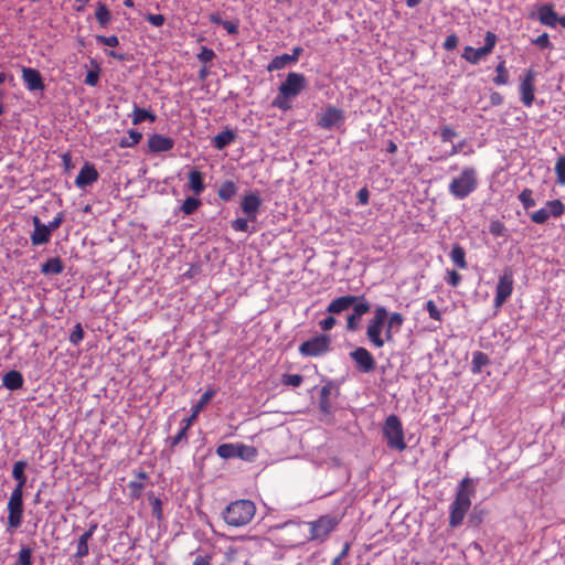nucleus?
<instances>
[{"label": "nucleus", "mask_w": 565, "mask_h": 565, "mask_svg": "<svg viewBox=\"0 0 565 565\" xmlns=\"http://www.w3.org/2000/svg\"><path fill=\"white\" fill-rule=\"evenodd\" d=\"M475 491L472 479L466 477L459 482L455 499L449 504V526L451 529L462 524L467 512L471 508V498Z\"/></svg>", "instance_id": "1"}, {"label": "nucleus", "mask_w": 565, "mask_h": 565, "mask_svg": "<svg viewBox=\"0 0 565 565\" xmlns=\"http://www.w3.org/2000/svg\"><path fill=\"white\" fill-rule=\"evenodd\" d=\"M307 86V78L303 74L291 72L278 87V94L271 105L280 110L291 108L290 99L298 96Z\"/></svg>", "instance_id": "2"}, {"label": "nucleus", "mask_w": 565, "mask_h": 565, "mask_svg": "<svg viewBox=\"0 0 565 565\" xmlns=\"http://www.w3.org/2000/svg\"><path fill=\"white\" fill-rule=\"evenodd\" d=\"M256 505L252 500L241 499L231 502L223 512L224 522L233 527H242L252 522Z\"/></svg>", "instance_id": "3"}, {"label": "nucleus", "mask_w": 565, "mask_h": 565, "mask_svg": "<svg viewBox=\"0 0 565 565\" xmlns=\"http://www.w3.org/2000/svg\"><path fill=\"white\" fill-rule=\"evenodd\" d=\"M477 186V170L472 167H466L458 177L450 181L448 191L455 199L463 200L475 192Z\"/></svg>", "instance_id": "4"}, {"label": "nucleus", "mask_w": 565, "mask_h": 565, "mask_svg": "<svg viewBox=\"0 0 565 565\" xmlns=\"http://www.w3.org/2000/svg\"><path fill=\"white\" fill-rule=\"evenodd\" d=\"M341 518L337 515L326 514L319 516L317 520L308 522L309 540L323 543L328 540L330 534L337 529Z\"/></svg>", "instance_id": "5"}, {"label": "nucleus", "mask_w": 565, "mask_h": 565, "mask_svg": "<svg viewBox=\"0 0 565 565\" xmlns=\"http://www.w3.org/2000/svg\"><path fill=\"white\" fill-rule=\"evenodd\" d=\"M387 319V310L384 307H376L374 316L369 320L366 326V338L372 347L381 349L384 347L386 337H382L385 320Z\"/></svg>", "instance_id": "6"}, {"label": "nucleus", "mask_w": 565, "mask_h": 565, "mask_svg": "<svg viewBox=\"0 0 565 565\" xmlns=\"http://www.w3.org/2000/svg\"><path fill=\"white\" fill-rule=\"evenodd\" d=\"M383 435L388 448L398 451L406 449L402 422L396 415L392 414L386 417L383 426Z\"/></svg>", "instance_id": "7"}, {"label": "nucleus", "mask_w": 565, "mask_h": 565, "mask_svg": "<svg viewBox=\"0 0 565 565\" xmlns=\"http://www.w3.org/2000/svg\"><path fill=\"white\" fill-rule=\"evenodd\" d=\"M8 527L15 530L21 526L23 521V490L13 489L8 504Z\"/></svg>", "instance_id": "8"}, {"label": "nucleus", "mask_w": 565, "mask_h": 565, "mask_svg": "<svg viewBox=\"0 0 565 565\" xmlns=\"http://www.w3.org/2000/svg\"><path fill=\"white\" fill-rule=\"evenodd\" d=\"M331 337L328 334H319L313 337L299 347V353L303 356H321L330 351Z\"/></svg>", "instance_id": "9"}, {"label": "nucleus", "mask_w": 565, "mask_h": 565, "mask_svg": "<svg viewBox=\"0 0 565 565\" xmlns=\"http://www.w3.org/2000/svg\"><path fill=\"white\" fill-rule=\"evenodd\" d=\"M495 44L497 35L493 32L488 31L484 36V45L478 49L466 46L462 53V57L467 62L476 65L481 61V58L492 53Z\"/></svg>", "instance_id": "10"}, {"label": "nucleus", "mask_w": 565, "mask_h": 565, "mask_svg": "<svg viewBox=\"0 0 565 565\" xmlns=\"http://www.w3.org/2000/svg\"><path fill=\"white\" fill-rule=\"evenodd\" d=\"M513 270L508 267L499 277V281L495 287L494 306L497 308L501 307L511 297L513 292Z\"/></svg>", "instance_id": "11"}, {"label": "nucleus", "mask_w": 565, "mask_h": 565, "mask_svg": "<svg viewBox=\"0 0 565 565\" xmlns=\"http://www.w3.org/2000/svg\"><path fill=\"white\" fill-rule=\"evenodd\" d=\"M565 213V204L558 200L547 201L545 206L531 213L530 218L535 224H544L550 216L559 217Z\"/></svg>", "instance_id": "12"}, {"label": "nucleus", "mask_w": 565, "mask_h": 565, "mask_svg": "<svg viewBox=\"0 0 565 565\" xmlns=\"http://www.w3.org/2000/svg\"><path fill=\"white\" fill-rule=\"evenodd\" d=\"M350 358L354 362L355 367L361 373H371L376 369V361L371 352L363 348L359 347L355 350L350 352Z\"/></svg>", "instance_id": "13"}, {"label": "nucleus", "mask_w": 565, "mask_h": 565, "mask_svg": "<svg viewBox=\"0 0 565 565\" xmlns=\"http://www.w3.org/2000/svg\"><path fill=\"white\" fill-rule=\"evenodd\" d=\"M345 121V114L342 109L334 106L326 107L324 111L318 118V125L320 128L329 130L332 128H339Z\"/></svg>", "instance_id": "14"}, {"label": "nucleus", "mask_w": 565, "mask_h": 565, "mask_svg": "<svg viewBox=\"0 0 565 565\" xmlns=\"http://www.w3.org/2000/svg\"><path fill=\"white\" fill-rule=\"evenodd\" d=\"M535 76L536 73L534 70L529 68L525 71L523 78L520 84V95L521 102L524 106L531 107L534 102V93H535Z\"/></svg>", "instance_id": "15"}, {"label": "nucleus", "mask_w": 565, "mask_h": 565, "mask_svg": "<svg viewBox=\"0 0 565 565\" xmlns=\"http://www.w3.org/2000/svg\"><path fill=\"white\" fill-rule=\"evenodd\" d=\"M32 224L34 226L33 232L30 235L31 244L33 246L45 245L51 241L52 232L43 224L39 216L32 217Z\"/></svg>", "instance_id": "16"}, {"label": "nucleus", "mask_w": 565, "mask_h": 565, "mask_svg": "<svg viewBox=\"0 0 565 565\" xmlns=\"http://www.w3.org/2000/svg\"><path fill=\"white\" fill-rule=\"evenodd\" d=\"M353 312L347 318V329L349 331H355L359 329V322L363 315L367 313L371 310L370 303L364 299V297H360V300L352 306Z\"/></svg>", "instance_id": "17"}, {"label": "nucleus", "mask_w": 565, "mask_h": 565, "mask_svg": "<svg viewBox=\"0 0 565 565\" xmlns=\"http://www.w3.org/2000/svg\"><path fill=\"white\" fill-rule=\"evenodd\" d=\"M262 203L263 201L258 193L250 192L244 195L241 202V209L244 214L247 215L248 220L254 222L257 217Z\"/></svg>", "instance_id": "18"}, {"label": "nucleus", "mask_w": 565, "mask_h": 565, "mask_svg": "<svg viewBox=\"0 0 565 565\" xmlns=\"http://www.w3.org/2000/svg\"><path fill=\"white\" fill-rule=\"evenodd\" d=\"M22 79L30 92L44 90L45 85L41 73L31 67H22Z\"/></svg>", "instance_id": "19"}, {"label": "nucleus", "mask_w": 565, "mask_h": 565, "mask_svg": "<svg viewBox=\"0 0 565 565\" xmlns=\"http://www.w3.org/2000/svg\"><path fill=\"white\" fill-rule=\"evenodd\" d=\"M99 178V173L94 167V164L86 162L79 170L76 179L75 185L79 189H84L87 185L93 184Z\"/></svg>", "instance_id": "20"}, {"label": "nucleus", "mask_w": 565, "mask_h": 565, "mask_svg": "<svg viewBox=\"0 0 565 565\" xmlns=\"http://www.w3.org/2000/svg\"><path fill=\"white\" fill-rule=\"evenodd\" d=\"M174 147V140L171 137L160 134H153L148 138V148L151 152H167Z\"/></svg>", "instance_id": "21"}, {"label": "nucleus", "mask_w": 565, "mask_h": 565, "mask_svg": "<svg viewBox=\"0 0 565 565\" xmlns=\"http://www.w3.org/2000/svg\"><path fill=\"white\" fill-rule=\"evenodd\" d=\"M358 300H360V297L351 295L338 297L329 303L327 312L331 315H339L355 305Z\"/></svg>", "instance_id": "22"}, {"label": "nucleus", "mask_w": 565, "mask_h": 565, "mask_svg": "<svg viewBox=\"0 0 565 565\" xmlns=\"http://www.w3.org/2000/svg\"><path fill=\"white\" fill-rule=\"evenodd\" d=\"M557 13L554 10V4H542L537 9V19L541 24L550 28H555L557 24Z\"/></svg>", "instance_id": "23"}, {"label": "nucleus", "mask_w": 565, "mask_h": 565, "mask_svg": "<svg viewBox=\"0 0 565 565\" xmlns=\"http://www.w3.org/2000/svg\"><path fill=\"white\" fill-rule=\"evenodd\" d=\"M192 425H186L185 420H181V428L179 431L172 436L169 437L166 443L169 447L170 454L174 452V449L180 445H186L188 444V431Z\"/></svg>", "instance_id": "24"}, {"label": "nucleus", "mask_w": 565, "mask_h": 565, "mask_svg": "<svg viewBox=\"0 0 565 565\" xmlns=\"http://www.w3.org/2000/svg\"><path fill=\"white\" fill-rule=\"evenodd\" d=\"M214 395H215L214 390H207L201 395L198 403L192 406L191 415L183 419L186 422V425H193V423L198 418L200 412L210 403V401L213 398Z\"/></svg>", "instance_id": "25"}, {"label": "nucleus", "mask_w": 565, "mask_h": 565, "mask_svg": "<svg viewBox=\"0 0 565 565\" xmlns=\"http://www.w3.org/2000/svg\"><path fill=\"white\" fill-rule=\"evenodd\" d=\"M96 530H97V524L93 523V524H90L89 529L79 536L78 542H77L76 553H75L76 557L83 558L88 555V553H89L88 541L93 537Z\"/></svg>", "instance_id": "26"}, {"label": "nucleus", "mask_w": 565, "mask_h": 565, "mask_svg": "<svg viewBox=\"0 0 565 565\" xmlns=\"http://www.w3.org/2000/svg\"><path fill=\"white\" fill-rule=\"evenodd\" d=\"M24 380L19 371L12 370L7 372L2 379V385L10 390L15 391L23 386Z\"/></svg>", "instance_id": "27"}, {"label": "nucleus", "mask_w": 565, "mask_h": 565, "mask_svg": "<svg viewBox=\"0 0 565 565\" xmlns=\"http://www.w3.org/2000/svg\"><path fill=\"white\" fill-rule=\"evenodd\" d=\"M404 323V317L399 312H393L388 317V321L384 331V335L386 337V341L391 342L393 340V330L399 331Z\"/></svg>", "instance_id": "28"}, {"label": "nucleus", "mask_w": 565, "mask_h": 565, "mask_svg": "<svg viewBox=\"0 0 565 565\" xmlns=\"http://www.w3.org/2000/svg\"><path fill=\"white\" fill-rule=\"evenodd\" d=\"M449 257L452 262V264L459 268V269H467L468 268V263H467V259H466V250L465 248L456 243L452 245V248H451V252L449 254Z\"/></svg>", "instance_id": "29"}, {"label": "nucleus", "mask_w": 565, "mask_h": 565, "mask_svg": "<svg viewBox=\"0 0 565 565\" xmlns=\"http://www.w3.org/2000/svg\"><path fill=\"white\" fill-rule=\"evenodd\" d=\"M28 463L24 460L15 461L12 469V477L17 481V486L14 489L23 490V487L26 483V476L24 473V470L26 468Z\"/></svg>", "instance_id": "30"}, {"label": "nucleus", "mask_w": 565, "mask_h": 565, "mask_svg": "<svg viewBox=\"0 0 565 565\" xmlns=\"http://www.w3.org/2000/svg\"><path fill=\"white\" fill-rule=\"evenodd\" d=\"M64 265L60 257L49 258L41 265V273L43 275H58L63 271Z\"/></svg>", "instance_id": "31"}, {"label": "nucleus", "mask_w": 565, "mask_h": 565, "mask_svg": "<svg viewBox=\"0 0 565 565\" xmlns=\"http://www.w3.org/2000/svg\"><path fill=\"white\" fill-rule=\"evenodd\" d=\"M188 177L190 190L193 191L195 194H201L205 189L202 172L193 169L189 172Z\"/></svg>", "instance_id": "32"}, {"label": "nucleus", "mask_w": 565, "mask_h": 565, "mask_svg": "<svg viewBox=\"0 0 565 565\" xmlns=\"http://www.w3.org/2000/svg\"><path fill=\"white\" fill-rule=\"evenodd\" d=\"M235 132L230 130V129H225L223 131H221L220 134H217L212 142H213V146L217 149V150H222L224 149L226 146H228L230 143H232L234 140H235Z\"/></svg>", "instance_id": "33"}, {"label": "nucleus", "mask_w": 565, "mask_h": 565, "mask_svg": "<svg viewBox=\"0 0 565 565\" xmlns=\"http://www.w3.org/2000/svg\"><path fill=\"white\" fill-rule=\"evenodd\" d=\"M157 119V116L154 113L147 110L145 108H140L135 106L132 114H131V122L134 125H139L146 120H149L150 122H153Z\"/></svg>", "instance_id": "34"}, {"label": "nucleus", "mask_w": 565, "mask_h": 565, "mask_svg": "<svg viewBox=\"0 0 565 565\" xmlns=\"http://www.w3.org/2000/svg\"><path fill=\"white\" fill-rule=\"evenodd\" d=\"M95 18L98 24L103 28L107 26L111 22V12L102 1L96 3Z\"/></svg>", "instance_id": "35"}, {"label": "nucleus", "mask_w": 565, "mask_h": 565, "mask_svg": "<svg viewBox=\"0 0 565 565\" xmlns=\"http://www.w3.org/2000/svg\"><path fill=\"white\" fill-rule=\"evenodd\" d=\"M236 184L233 181L227 180L220 185L217 190V195L222 201L227 202L236 194Z\"/></svg>", "instance_id": "36"}, {"label": "nucleus", "mask_w": 565, "mask_h": 565, "mask_svg": "<svg viewBox=\"0 0 565 565\" xmlns=\"http://www.w3.org/2000/svg\"><path fill=\"white\" fill-rule=\"evenodd\" d=\"M490 363L489 356L481 351H476L472 354L471 372L478 374L482 371V367Z\"/></svg>", "instance_id": "37"}, {"label": "nucleus", "mask_w": 565, "mask_h": 565, "mask_svg": "<svg viewBox=\"0 0 565 565\" xmlns=\"http://www.w3.org/2000/svg\"><path fill=\"white\" fill-rule=\"evenodd\" d=\"M294 63L289 54H281L278 56H275L270 63L267 65L268 72H274L278 70H282L288 64Z\"/></svg>", "instance_id": "38"}, {"label": "nucleus", "mask_w": 565, "mask_h": 565, "mask_svg": "<svg viewBox=\"0 0 565 565\" xmlns=\"http://www.w3.org/2000/svg\"><path fill=\"white\" fill-rule=\"evenodd\" d=\"M141 139H142V134L137 130L131 129L128 131V137H124L120 139L118 146L120 148H131V147L136 146L137 143H139Z\"/></svg>", "instance_id": "39"}, {"label": "nucleus", "mask_w": 565, "mask_h": 565, "mask_svg": "<svg viewBox=\"0 0 565 565\" xmlns=\"http://www.w3.org/2000/svg\"><path fill=\"white\" fill-rule=\"evenodd\" d=\"M237 445L234 444H222L216 448V455L223 459H230L236 457Z\"/></svg>", "instance_id": "40"}, {"label": "nucleus", "mask_w": 565, "mask_h": 565, "mask_svg": "<svg viewBox=\"0 0 565 565\" xmlns=\"http://www.w3.org/2000/svg\"><path fill=\"white\" fill-rule=\"evenodd\" d=\"M497 76L493 78L495 85H505L509 82V73L505 67V61H501L495 67Z\"/></svg>", "instance_id": "41"}, {"label": "nucleus", "mask_w": 565, "mask_h": 565, "mask_svg": "<svg viewBox=\"0 0 565 565\" xmlns=\"http://www.w3.org/2000/svg\"><path fill=\"white\" fill-rule=\"evenodd\" d=\"M257 455V450L253 446H247L244 444H237L236 457L250 460L254 459Z\"/></svg>", "instance_id": "42"}, {"label": "nucleus", "mask_w": 565, "mask_h": 565, "mask_svg": "<svg viewBox=\"0 0 565 565\" xmlns=\"http://www.w3.org/2000/svg\"><path fill=\"white\" fill-rule=\"evenodd\" d=\"M518 199L525 210H529L536 204L533 198V191L529 188L523 189L522 192L518 195Z\"/></svg>", "instance_id": "43"}, {"label": "nucleus", "mask_w": 565, "mask_h": 565, "mask_svg": "<svg viewBox=\"0 0 565 565\" xmlns=\"http://www.w3.org/2000/svg\"><path fill=\"white\" fill-rule=\"evenodd\" d=\"M202 204L201 200L198 199V198H186L182 205H181V211L186 214V215H190L192 214L193 212H195L199 206Z\"/></svg>", "instance_id": "44"}, {"label": "nucleus", "mask_w": 565, "mask_h": 565, "mask_svg": "<svg viewBox=\"0 0 565 565\" xmlns=\"http://www.w3.org/2000/svg\"><path fill=\"white\" fill-rule=\"evenodd\" d=\"M92 64L94 65L95 68L87 72L84 83L88 86L94 87L99 82L100 68H99V65L95 61H92Z\"/></svg>", "instance_id": "45"}, {"label": "nucleus", "mask_w": 565, "mask_h": 565, "mask_svg": "<svg viewBox=\"0 0 565 565\" xmlns=\"http://www.w3.org/2000/svg\"><path fill=\"white\" fill-rule=\"evenodd\" d=\"M129 494L131 499L138 500L145 489V484L139 480H131L128 482Z\"/></svg>", "instance_id": "46"}, {"label": "nucleus", "mask_w": 565, "mask_h": 565, "mask_svg": "<svg viewBox=\"0 0 565 565\" xmlns=\"http://www.w3.org/2000/svg\"><path fill=\"white\" fill-rule=\"evenodd\" d=\"M557 182L565 185V156H561L555 163Z\"/></svg>", "instance_id": "47"}, {"label": "nucleus", "mask_w": 565, "mask_h": 565, "mask_svg": "<svg viewBox=\"0 0 565 565\" xmlns=\"http://www.w3.org/2000/svg\"><path fill=\"white\" fill-rule=\"evenodd\" d=\"M303 382V377L300 374H284L281 379V383L284 385L298 387Z\"/></svg>", "instance_id": "48"}, {"label": "nucleus", "mask_w": 565, "mask_h": 565, "mask_svg": "<svg viewBox=\"0 0 565 565\" xmlns=\"http://www.w3.org/2000/svg\"><path fill=\"white\" fill-rule=\"evenodd\" d=\"M149 503L152 510V514L158 519H162V502L159 498L149 495Z\"/></svg>", "instance_id": "49"}, {"label": "nucleus", "mask_w": 565, "mask_h": 565, "mask_svg": "<svg viewBox=\"0 0 565 565\" xmlns=\"http://www.w3.org/2000/svg\"><path fill=\"white\" fill-rule=\"evenodd\" d=\"M426 310L429 315V317L435 320V321H438L440 322L443 320V317H441V312L440 310L438 309V307L436 306L435 301L434 300H428L426 302Z\"/></svg>", "instance_id": "50"}, {"label": "nucleus", "mask_w": 565, "mask_h": 565, "mask_svg": "<svg viewBox=\"0 0 565 565\" xmlns=\"http://www.w3.org/2000/svg\"><path fill=\"white\" fill-rule=\"evenodd\" d=\"M17 563L18 565H32V550L30 547H22Z\"/></svg>", "instance_id": "51"}, {"label": "nucleus", "mask_w": 565, "mask_h": 565, "mask_svg": "<svg viewBox=\"0 0 565 565\" xmlns=\"http://www.w3.org/2000/svg\"><path fill=\"white\" fill-rule=\"evenodd\" d=\"M84 339V330L81 323H76L72 333L70 334V342L74 345H78Z\"/></svg>", "instance_id": "52"}, {"label": "nucleus", "mask_w": 565, "mask_h": 565, "mask_svg": "<svg viewBox=\"0 0 565 565\" xmlns=\"http://www.w3.org/2000/svg\"><path fill=\"white\" fill-rule=\"evenodd\" d=\"M532 43L535 44L536 46H539L540 49L542 50H545V49H553V45L550 41V36L546 32L542 33L541 35H539L536 39L532 40Z\"/></svg>", "instance_id": "53"}, {"label": "nucleus", "mask_w": 565, "mask_h": 565, "mask_svg": "<svg viewBox=\"0 0 565 565\" xmlns=\"http://www.w3.org/2000/svg\"><path fill=\"white\" fill-rule=\"evenodd\" d=\"M505 230H507L505 225L499 220L491 221V223L489 225V232L493 236H503L505 233Z\"/></svg>", "instance_id": "54"}, {"label": "nucleus", "mask_w": 565, "mask_h": 565, "mask_svg": "<svg viewBox=\"0 0 565 565\" xmlns=\"http://www.w3.org/2000/svg\"><path fill=\"white\" fill-rule=\"evenodd\" d=\"M461 275L455 270V269H451V270H447L446 273V281L449 286L451 287H458L461 282Z\"/></svg>", "instance_id": "55"}, {"label": "nucleus", "mask_w": 565, "mask_h": 565, "mask_svg": "<svg viewBox=\"0 0 565 565\" xmlns=\"http://www.w3.org/2000/svg\"><path fill=\"white\" fill-rule=\"evenodd\" d=\"M96 41L103 45L116 47L119 45V39L116 35L105 36L96 35Z\"/></svg>", "instance_id": "56"}, {"label": "nucleus", "mask_w": 565, "mask_h": 565, "mask_svg": "<svg viewBox=\"0 0 565 565\" xmlns=\"http://www.w3.org/2000/svg\"><path fill=\"white\" fill-rule=\"evenodd\" d=\"M248 217H237L236 220L232 221L231 226L236 232H247L248 231Z\"/></svg>", "instance_id": "57"}, {"label": "nucleus", "mask_w": 565, "mask_h": 565, "mask_svg": "<svg viewBox=\"0 0 565 565\" xmlns=\"http://www.w3.org/2000/svg\"><path fill=\"white\" fill-rule=\"evenodd\" d=\"M215 57V53L212 49H209L206 46H203L201 52L198 54V58L202 63H209Z\"/></svg>", "instance_id": "58"}, {"label": "nucleus", "mask_w": 565, "mask_h": 565, "mask_svg": "<svg viewBox=\"0 0 565 565\" xmlns=\"http://www.w3.org/2000/svg\"><path fill=\"white\" fill-rule=\"evenodd\" d=\"M146 20L151 23L153 26H162L166 22V18L163 14H152V13H149L147 17H146Z\"/></svg>", "instance_id": "59"}, {"label": "nucleus", "mask_w": 565, "mask_h": 565, "mask_svg": "<svg viewBox=\"0 0 565 565\" xmlns=\"http://www.w3.org/2000/svg\"><path fill=\"white\" fill-rule=\"evenodd\" d=\"M335 318L333 317V315L330 313V316L326 317L319 322V326L322 331H329L335 326Z\"/></svg>", "instance_id": "60"}, {"label": "nucleus", "mask_w": 565, "mask_h": 565, "mask_svg": "<svg viewBox=\"0 0 565 565\" xmlns=\"http://www.w3.org/2000/svg\"><path fill=\"white\" fill-rule=\"evenodd\" d=\"M64 222V213L58 212L56 216L46 225L50 231L53 233L56 231Z\"/></svg>", "instance_id": "61"}, {"label": "nucleus", "mask_w": 565, "mask_h": 565, "mask_svg": "<svg viewBox=\"0 0 565 565\" xmlns=\"http://www.w3.org/2000/svg\"><path fill=\"white\" fill-rule=\"evenodd\" d=\"M455 136H456V131L449 126H445L440 130V138L444 142L450 141Z\"/></svg>", "instance_id": "62"}, {"label": "nucleus", "mask_w": 565, "mask_h": 565, "mask_svg": "<svg viewBox=\"0 0 565 565\" xmlns=\"http://www.w3.org/2000/svg\"><path fill=\"white\" fill-rule=\"evenodd\" d=\"M457 45H458V36L456 34L448 35L444 42V47L447 51L454 50Z\"/></svg>", "instance_id": "63"}, {"label": "nucleus", "mask_w": 565, "mask_h": 565, "mask_svg": "<svg viewBox=\"0 0 565 565\" xmlns=\"http://www.w3.org/2000/svg\"><path fill=\"white\" fill-rule=\"evenodd\" d=\"M222 26L230 34H237L238 33V21H224Z\"/></svg>", "instance_id": "64"}]
</instances>
